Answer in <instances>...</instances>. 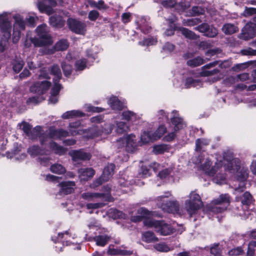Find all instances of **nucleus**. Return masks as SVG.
Masks as SVG:
<instances>
[{
	"instance_id": "obj_1",
	"label": "nucleus",
	"mask_w": 256,
	"mask_h": 256,
	"mask_svg": "<svg viewBox=\"0 0 256 256\" xmlns=\"http://www.w3.org/2000/svg\"><path fill=\"white\" fill-rule=\"evenodd\" d=\"M225 169L230 173L236 172V177L238 180L240 181V184L236 188V192H240L244 190L245 184L248 176V168H242L240 169V161L238 158H233L230 154L224 156L223 162Z\"/></svg>"
},
{
	"instance_id": "obj_2",
	"label": "nucleus",
	"mask_w": 256,
	"mask_h": 256,
	"mask_svg": "<svg viewBox=\"0 0 256 256\" xmlns=\"http://www.w3.org/2000/svg\"><path fill=\"white\" fill-rule=\"evenodd\" d=\"M38 138H40L42 147L33 146L28 148V152L32 157H38V162L41 164L46 166L48 164L50 160L48 157L50 152L44 148L43 147L45 145L46 142L48 140V136H40Z\"/></svg>"
},
{
	"instance_id": "obj_3",
	"label": "nucleus",
	"mask_w": 256,
	"mask_h": 256,
	"mask_svg": "<svg viewBox=\"0 0 256 256\" xmlns=\"http://www.w3.org/2000/svg\"><path fill=\"white\" fill-rule=\"evenodd\" d=\"M172 114L173 116L171 118V122L173 128H169L168 134L164 137L163 140L165 142L172 141L176 137L178 132L186 126L182 118L180 116L176 111H172Z\"/></svg>"
},
{
	"instance_id": "obj_4",
	"label": "nucleus",
	"mask_w": 256,
	"mask_h": 256,
	"mask_svg": "<svg viewBox=\"0 0 256 256\" xmlns=\"http://www.w3.org/2000/svg\"><path fill=\"white\" fill-rule=\"evenodd\" d=\"M36 32L39 38H34L31 42L36 46H42L52 44L51 36L49 34L48 28L45 24H41L36 28Z\"/></svg>"
},
{
	"instance_id": "obj_5",
	"label": "nucleus",
	"mask_w": 256,
	"mask_h": 256,
	"mask_svg": "<svg viewBox=\"0 0 256 256\" xmlns=\"http://www.w3.org/2000/svg\"><path fill=\"white\" fill-rule=\"evenodd\" d=\"M80 122H75L70 123L69 125V132L62 129L57 130H50V138H62L69 136V133L72 136H75L78 134H81L83 132L82 130L79 128ZM49 138V136H48Z\"/></svg>"
},
{
	"instance_id": "obj_6",
	"label": "nucleus",
	"mask_w": 256,
	"mask_h": 256,
	"mask_svg": "<svg viewBox=\"0 0 256 256\" xmlns=\"http://www.w3.org/2000/svg\"><path fill=\"white\" fill-rule=\"evenodd\" d=\"M203 206L201 198L195 191L192 192L189 195V200L185 202V208L188 214L192 216Z\"/></svg>"
},
{
	"instance_id": "obj_7",
	"label": "nucleus",
	"mask_w": 256,
	"mask_h": 256,
	"mask_svg": "<svg viewBox=\"0 0 256 256\" xmlns=\"http://www.w3.org/2000/svg\"><path fill=\"white\" fill-rule=\"evenodd\" d=\"M144 224L148 228H154L156 232L162 235L167 236L173 232L172 226L162 221L148 218L144 220Z\"/></svg>"
},
{
	"instance_id": "obj_8",
	"label": "nucleus",
	"mask_w": 256,
	"mask_h": 256,
	"mask_svg": "<svg viewBox=\"0 0 256 256\" xmlns=\"http://www.w3.org/2000/svg\"><path fill=\"white\" fill-rule=\"evenodd\" d=\"M169 196V193L166 196H160L157 198V204L163 210L168 212L180 214V210L179 204L177 201L168 202L166 198Z\"/></svg>"
},
{
	"instance_id": "obj_9",
	"label": "nucleus",
	"mask_w": 256,
	"mask_h": 256,
	"mask_svg": "<svg viewBox=\"0 0 256 256\" xmlns=\"http://www.w3.org/2000/svg\"><path fill=\"white\" fill-rule=\"evenodd\" d=\"M230 204L229 196L228 194H221L212 202L211 210L215 213L222 212L226 209Z\"/></svg>"
},
{
	"instance_id": "obj_10",
	"label": "nucleus",
	"mask_w": 256,
	"mask_h": 256,
	"mask_svg": "<svg viewBox=\"0 0 256 256\" xmlns=\"http://www.w3.org/2000/svg\"><path fill=\"white\" fill-rule=\"evenodd\" d=\"M134 22L139 28L143 33H148L151 28L150 18L145 16H134Z\"/></svg>"
},
{
	"instance_id": "obj_11",
	"label": "nucleus",
	"mask_w": 256,
	"mask_h": 256,
	"mask_svg": "<svg viewBox=\"0 0 256 256\" xmlns=\"http://www.w3.org/2000/svg\"><path fill=\"white\" fill-rule=\"evenodd\" d=\"M14 18L15 20V23L14 26L13 42L16 43L20 38V31L25 29L26 22L20 15L15 16Z\"/></svg>"
},
{
	"instance_id": "obj_12",
	"label": "nucleus",
	"mask_w": 256,
	"mask_h": 256,
	"mask_svg": "<svg viewBox=\"0 0 256 256\" xmlns=\"http://www.w3.org/2000/svg\"><path fill=\"white\" fill-rule=\"evenodd\" d=\"M67 24L70 30L76 34H84L86 31V24L76 19H68Z\"/></svg>"
},
{
	"instance_id": "obj_13",
	"label": "nucleus",
	"mask_w": 256,
	"mask_h": 256,
	"mask_svg": "<svg viewBox=\"0 0 256 256\" xmlns=\"http://www.w3.org/2000/svg\"><path fill=\"white\" fill-rule=\"evenodd\" d=\"M204 158V156L200 155L198 157V160L194 162L196 164H201L202 168L208 175L212 176L216 173L215 168H212L210 170V167L212 164V162L208 158H206L204 162H203Z\"/></svg>"
},
{
	"instance_id": "obj_14",
	"label": "nucleus",
	"mask_w": 256,
	"mask_h": 256,
	"mask_svg": "<svg viewBox=\"0 0 256 256\" xmlns=\"http://www.w3.org/2000/svg\"><path fill=\"white\" fill-rule=\"evenodd\" d=\"M22 129L24 132L31 138L34 139L39 136H42L41 134V128L40 126H36L31 132L32 126L30 124L26 122H23L21 124Z\"/></svg>"
},
{
	"instance_id": "obj_15",
	"label": "nucleus",
	"mask_w": 256,
	"mask_h": 256,
	"mask_svg": "<svg viewBox=\"0 0 256 256\" xmlns=\"http://www.w3.org/2000/svg\"><path fill=\"white\" fill-rule=\"evenodd\" d=\"M0 27L2 30L6 33V36L10 37L12 30V24L6 13L0 15Z\"/></svg>"
},
{
	"instance_id": "obj_16",
	"label": "nucleus",
	"mask_w": 256,
	"mask_h": 256,
	"mask_svg": "<svg viewBox=\"0 0 256 256\" xmlns=\"http://www.w3.org/2000/svg\"><path fill=\"white\" fill-rule=\"evenodd\" d=\"M56 2L55 0H44L43 2H40L38 4L39 10L42 12H45L50 14L52 12V6H55Z\"/></svg>"
},
{
	"instance_id": "obj_17",
	"label": "nucleus",
	"mask_w": 256,
	"mask_h": 256,
	"mask_svg": "<svg viewBox=\"0 0 256 256\" xmlns=\"http://www.w3.org/2000/svg\"><path fill=\"white\" fill-rule=\"evenodd\" d=\"M50 86V83L47 80L42 81L40 82H38L31 86L30 90L38 94H42L49 88Z\"/></svg>"
},
{
	"instance_id": "obj_18",
	"label": "nucleus",
	"mask_w": 256,
	"mask_h": 256,
	"mask_svg": "<svg viewBox=\"0 0 256 256\" xmlns=\"http://www.w3.org/2000/svg\"><path fill=\"white\" fill-rule=\"evenodd\" d=\"M70 154L72 157V160L74 161L88 160L91 158V155L90 153L84 152L82 150H72L70 152Z\"/></svg>"
},
{
	"instance_id": "obj_19",
	"label": "nucleus",
	"mask_w": 256,
	"mask_h": 256,
	"mask_svg": "<svg viewBox=\"0 0 256 256\" xmlns=\"http://www.w3.org/2000/svg\"><path fill=\"white\" fill-rule=\"evenodd\" d=\"M61 187L60 192L61 194H71L74 190L75 182L72 181H67L60 184Z\"/></svg>"
},
{
	"instance_id": "obj_20",
	"label": "nucleus",
	"mask_w": 256,
	"mask_h": 256,
	"mask_svg": "<svg viewBox=\"0 0 256 256\" xmlns=\"http://www.w3.org/2000/svg\"><path fill=\"white\" fill-rule=\"evenodd\" d=\"M78 174L81 180H87L94 176L95 171L91 168H81L78 170Z\"/></svg>"
},
{
	"instance_id": "obj_21",
	"label": "nucleus",
	"mask_w": 256,
	"mask_h": 256,
	"mask_svg": "<svg viewBox=\"0 0 256 256\" xmlns=\"http://www.w3.org/2000/svg\"><path fill=\"white\" fill-rule=\"evenodd\" d=\"M243 32L247 38H252L256 35V24L254 22H248L244 28Z\"/></svg>"
},
{
	"instance_id": "obj_22",
	"label": "nucleus",
	"mask_w": 256,
	"mask_h": 256,
	"mask_svg": "<svg viewBox=\"0 0 256 256\" xmlns=\"http://www.w3.org/2000/svg\"><path fill=\"white\" fill-rule=\"evenodd\" d=\"M184 88H188L192 87H195L196 88H200L202 86V82L197 78H194L190 77L186 78L184 82Z\"/></svg>"
},
{
	"instance_id": "obj_23",
	"label": "nucleus",
	"mask_w": 256,
	"mask_h": 256,
	"mask_svg": "<svg viewBox=\"0 0 256 256\" xmlns=\"http://www.w3.org/2000/svg\"><path fill=\"white\" fill-rule=\"evenodd\" d=\"M115 166L114 164H109L106 166L103 172L101 177L104 181H108L112 176Z\"/></svg>"
},
{
	"instance_id": "obj_24",
	"label": "nucleus",
	"mask_w": 256,
	"mask_h": 256,
	"mask_svg": "<svg viewBox=\"0 0 256 256\" xmlns=\"http://www.w3.org/2000/svg\"><path fill=\"white\" fill-rule=\"evenodd\" d=\"M81 196L86 200L92 201L96 199L100 198L104 196V194L98 192H86L82 194Z\"/></svg>"
},
{
	"instance_id": "obj_25",
	"label": "nucleus",
	"mask_w": 256,
	"mask_h": 256,
	"mask_svg": "<svg viewBox=\"0 0 256 256\" xmlns=\"http://www.w3.org/2000/svg\"><path fill=\"white\" fill-rule=\"evenodd\" d=\"M84 116V114L80 110H73L68 111L62 116L64 119H68L77 117H82Z\"/></svg>"
},
{
	"instance_id": "obj_26",
	"label": "nucleus",
	"mask_w": 256,
	"mask_h": 256,
	"mask_svg": "<svg viewBox=\"0 0 256 256\" xmlns=\"http://www.w3.org/2000/svg\"><path fill=\"white\" fill-rule=\"evenodd\" d=\"M238 27L233 24L228 23L222 27V31L226 34H232L238 31Z\"/></svg>"
},
{
	"instance_id": "obj_27",
	"label": "nucleus",
	"mask_w": 256,
	"mask_h": 256,
	"mask_svg": "<svg viewBox=\"0 0 256 256\" xmlns=\"http://www.w3.org/2000/svg\"><path fill=\"white\" fill-rule=\"evenodd\" d=\"M50 148L55 154L59 155L64 154L67 150L66 148L58 144L55 142H50Z\"/></svg>"
},
{
	"instance_id": "obj_28",
	"label": "nucleus",
	"mask_w": 256,
	"mask_h": 256,
	"mask_svg": "<svg viewBox=\"0 0 256 256\" xmlns=\"http://www.w3.org/2000/svg\"><path fill=\"white\" fill-rule=\"evenodd\" d=\"M108 104L113 110H120L123 108L122 103L116 97L111 98L108 101Z\"/></svg>"
},
{
	"instance_id": "obj_29",
	"label": "nucleus",
	"mask_w": 256,
	"mask_h": 256,
	"mask_svg": "<svg viewBox=\"0 0 256 256\" xmlns=\"http://www.w3.org/2000/svg\"><path fill=\"white\" fill-rule=\"evenodd\" d=\"M142 239L147 242H153L158 241V238L152 232H146L142 234Z\"/></svg>"
},
{
	"instance_id": "obj_30",
	"label": "nucleus",
	"mask_w": 256,
	"mask_h": 256,
	"mask_svg": "<svg viewBox=\"0 0 256 256\" xmlns=\"http://www.w3.org/2000/svg\"><path fill=\"white\" fill-rule=\"evenodd\" d=\"M110 237L106 235L98 236L94 238V240L98 246H104L109 241Z\"/></svg>"
},
{
	"instance_id": "obj_31",
	"label": "nucleus",
	"mask_w": 256,
	"mask_h": 256,
	"mask_svg": "<svg viewBox=\"0 0 256 256\" xmlns=\"http://www.w3.org/2000/svg\"><path fill=\"white\" fill-rule=\"evenodd\" d=\"M166 132V128L164 126H160L154 132H152L153 138L155 140L160 139Z\"/></svg>"
},
{
	"instance_id": "obj_32",
	"label": "nucleus",
	"mask_w": 256,
	"mask_h": 256,
	"mask_svg": "<svg viewBox=\"0 0 256 256\" xmlns=\"http://www.w3.org/2000/svg\"><path fill=\"white\" fill-rule=\"evenodd\" d=\"M68 43L67 40L62 39L58 42L54 46L56 50H64L68 47Z\"/></svg>"
},
{
	"instance_id": "obj_33",
	"label": "nucleus",
	"mask_w": 256,
	"mask_h": 256,
	"mask_svg": "<svg viewBox=\"0 0 256 256\" xmlns=\"http://www.w3.org/2000/svg\"><path fill=\"white\" fill-rule=\"evenodd\" d=\"M181 33L186 38L192 40H196L198 36L192 31L186 28H180Z\"/></svg>"
},
{
	"instance_id": "obj_34",
	"label": "nucleus",
	"mask_w": 256,
	"mask_h": 256,
	"mask_svg": "<svg viewBox=\"0 0 256 256\" xmlns=\"http://www.w3.org/2000/svg\"><path fill=\"white\" fill-rule=\"evenodd\" d=\"M154 248L158 251L160 252H166L172 250L174 248L170 247L165 243H159L156 244Z\"/></svg>"
},
{
	"instance_id": "obj_35",
	"label": "nucleus",
	"mask_w": 256,
	"mask_h": 256,
	"mask_svg": "<svg viewBox=\"0 0 256 256\" xmlns=\"http://www.w3.org/2000/svg\"><path fill=\"white\" fill-rule=\"evenodd\" d=\"M108 254L110 255H126L127 254V251L120 248H114V246L110 245L109 246Z\"/></svg>"
},
{
	"instance_id": "obj_36",
	"label": "nucleus",
	"mask_w": 256,
	"mask_h": 256,
	"mask_svg": "<svg viewBox=\"0 0 256 256\" xmlns=\"http://www.w3.org/2000/svg\"><path fill=\"white\" fill-rule=\"evenodd\" d=\"M52 172L60 174L66 172V168L60 164H56L52 165L50 168Z\"/></svg>"
},
{
	"instance_id": "obj_37",
	"label": "nucleus",
	"mask_w": 256,
	"mask_h": 256,
	"mask_svg": "<svg viewBox=\"0 0 256 256\" xmlns=\"http://www.w3.org/2000/svg\"><path fill=\"white\" fill-rule=\"evenodd\" d=\"M141 140L143 143L147 144L154 141L152 132H144L141 136Z\"/></svg>"
},
{
	"instance_id": "obj_38",
	"label": "nucleus",
	"mask_w": 256,
	"mask_h": 256,
	"mask_svg": "<svg viewBox=\"0 0 256 256\" xmlns=\"http://www.w3.org/2000/svg\"><path fill=\"white\" fill-rule=\"evenodd\" d=\"M204 64V60L200 57L190 60L187 61V64L192 67H196Z\"/></svg>"
},
{
	"instance_id": "obj_39",
	"label": "nucleus",
	"mask_w": 256,
	"mask_h": 256,
	"mask_svg": "<svg viewBox=\"0 0 256 256\" xmlns=\"http://www.w3.org/2000/svg\"><path fill=\"white\" fill-rule=\"evenodd\" d=\"M24 65V62L21 59L14 60L12 62L13 70L16 72L18 73L21 70Z\"/></svg>"
},
{
	"instance_id": "obj_40",
	"label": "nucleus",
	"mask_w": 256,
	"mask_h": 256,
	"mask_svg": "<svg viewBox=\"0 0 256 256\" xmlns=\"http://www.w3.org/2000/svg\"><path fill=\"white\" fill-rule=\"evenodd\" d=\"M51 72L54 76V80H59L62 78V73L58 66H53L51 68Z\"/></svg>"
},
{
	"instance_id": "obj_41",
	"label": "nucleus",
	"mask_w": 256,
	"mask_h": 256,
	"mask_svg": "<svg viewBox=\"0 0 256 256\" xmlns=\"http://www.w3.org/2000/svg\"><path fill=\"white\" fill-rule=\"evenodd\" d=\"M62 68L66 76H70L72 72V66L70 64H68L66 60L62 62Z\"/></svg>"
},
{
	"instance_id": "obj_42",
	"label": "nucleus",
	"mask_w": 256,
	"mask_h": 256,
	"mask_svg": "<svg viewBox=\"0 0 256 256\" xmlns=\"http://www.w3.org/2000/svg\"><path fill=\"white\" fill-rule=\"evenodd\" d=\"M201 20L198 18H192L188 20H184L182 24L185 26H194L200 23Z\"/></svg>"
},
{
	"instance_id": "obj_43",
	"label": "nucleus",
	"mask_w": 256,
	"mask_h": 256,
	"mask_svg": "<svg viewBox=\"0 0 256 256\" xmlns=\"http://www.w3.org/2000/svg\"><path fill=\"white\" fill-rule=\"evenodd\" d=\"M108 215L114 219L123 218L124 216V214L122 212L113 208H111L109 210Z\"/></svg>"
},
{
	"instance_id": "obj_44",
	"label": "nucleus",
	"mask_w": 256,
	"mask_h": 256,
	"mask_svg": "<svg viewBox=\"0 0 256 256\" xmlns=\"http://www.w3.org/2000/svg\"><path fill=\"white\" fill-rule=\"evenodd\" d=\"M210 143V140L207 139H197L196 141V151L200 150L203 146H206Z\"/></svg>"
},
{
	"instance_id": "obj_45",
	"label": "nucleus",
	"mask_w": 256,
	"mask_h": 256,
	"mask_svg": "<svg viewBox=\"0 0 256 256\" xmlns=\"http://www.w3.org/2000/svg\"><path fill=\"white\" fill-rule=\"evenodd\" d=\"M134 136L133 134H129V152H134L136 150V142L134 140L133 138Z\"/></svg>"
},
{
	"instance_id": "obj_46",
	"label": "nucleus",
	"mask_w": 256,
	"mask_h": 256,
	"mask_svg": "<svg viewBox=\"0 0 256 256\" xmlns=\"http://www.w3.org/2000/svg\"><path fill=\"white\" fill-rule=\"evenodd\" d=\"M252 202V198L248 192H245L242 198V204L249 205Z\"/></svg>"
},
{
	"instance_id": "obj_47",
	"label": "nucleus",
	"mask_w": 256,
	"mask_h": 256,
	"mask_svg": "<svg viewBox=\"0 0 256 256\" xmlns=\"http://www.w3.org/2000/svg\"><path fill=\"white\" fill-rule=\"evenodd\" d=\"M168 150V146L166 144L157 145L154 147V152L156 154H160Z\"/></svg>"
},
{
	"instance_id": "obj_48",
	"label": "nucleus",
	"mask_w": 256,
	"mask_h": 256,
	"mask_svg": "<svg viewBox=\"0 0 256 256\" xmlns=\"http://www.w3.org/2000/svg\"><path fill=\"white\" fill-rule=\"evenodd\" d=\"M157 40L156 38H148L144 39L142 41H140L138 44L140 46H151L156 44Z\"/></svg>"
},
{
	"instance_id": "obj_49",
	"label": "nucleus",
	"mask_w": 256,
	"mask_h": 256,
	"mask_svg": "<svg viewBox=\"0 0 256 256\" xmlns=\"http://www.w3.org/2000/svg\"><path fill=\"white\" fill-rule=\"evenodd\" d=\"M218 34V30L214 27L212 26H208V28L204 34L205 36L210 37L214 38Z\"/></svg>"
},
{
	"instance_id": "obj_50",
	"label": "nucleus",
	"mask_w": 256,
	"mask_h": 256,
	"mask_svg": "<svg viewBox=\"0 0 256 256\" xmlns=\"http://www.w3.org/2000/svg\"><path fill=\"white\" fill-rule=\"evenodd\" d=\"M86 62L84 58L78 60L76 62L75 66L76 70H82L86 67Z\"/></svg>"
},
{
	"instance_id": "obj_51",
	"label": "nucleus",
	"mask_w": 256,
	"mask_h": 256,
	"mask_svg": "<svg viewBox=\"0 0 256 256\" xmlns=\"http://www.w3.org/2000/svg\"><path fill=\"white\" fill-rule=\"evenodd\" d=\"M190 4L188 2H181L176 4V8L179 12H184L189 8Z\"/></svg>"
},
{
	"instance_id": "obj_52",
	"label": "nucleus",
	"mask_w": 256,
	"mask_h": 256,
	"mask_svg": "<svg viewBox=\"0 0 256 256\" xmlns=\"http://www.w3.org/2000/svg\"><path fill=\"white\" fill-rule=\"evenodd\" d=\"M58 80H56L54 81V85L51 90L52 94H55L56 96L58 94L59 92L62 88V86L58 83Z\"/></svg>"
},
{
	"instance_id": "obj_53",
	"label": "nucleus",
	"mask_w": 256,
	"mask_h": 256,
	"mask_svg": "<svg viewBox=\"0 0 256 256\" xmlns=\"http://www.w3.org/2000/svg\"><path fill=\"white\" fill-rule=\"evenodd\" d=\"M128 128L126 122H120L117 123L116 132L119 134H122Z\"/></svg>"
},
{
	"instance_id": "obj_54",
	"label": "nucleus",
	"mask_w": 256,
	"mask_h": 256,
	"mask_svg": "<svg viewBox=\"0 0 256 256\" xmlns=\"http://www.w3.org/2000/svg\"><path fill=\"white\" fill-rule=\"evenodd\" d=\"M104 206L103 202L89 203L86 204V208L88 210H94L101 208Z\"/></svg>"
},
{
	"instance_id": "obj_55",
	"label": "nucleus",
	"mask_w": 256,
	"mask_h": 256,
	"mask_svg": "<svg viewBox=\"0 0 256 256\" xmlns=\"http://www.w3.org/2000/svg\"><path fill=\"white\" fill-rule=\"evenodd\" d=\"M210 252L214 256H221V250L218 244H214L210 248Z\"/></svg>"
},
{
	"instance_id": "obj_56",
	"label": "nucleus",
	"mask_w": 256,
	"mask_h": 256,
	"mask_svg": "<svg viewBox=\"0 0 256 256\" xmlns=\"http://www.w3.org/2000/svg\"><path fill=\"white\" fill-rule=\"evenodd\" d=\"M192 15L194 16L204 14V10L203 8L200 6H194L192 8Z\"/></svg>"
},
{
	"instance_id": "obj_57",
	"label": "nucleus",
	"mask_w": 256,
	"mask_h": 256,
	"mask_svg": "<svg viewBox=\"0 0 256 256\" xmlns=\"http://www.w3.org/2000/svg\"><path fill=\"white\" fill-rule=\"evenodd\" d=\"M172 170L171 168H166L161 170L158 173V176L162 178H166L171 173Z\"/></svg>"
},
{
	"instance_id": "obj_58",
	"label": "nucleus",
	"mask_w": 256,
	"mask_h": 256,
	"mask_svg": "<svg viewBox=\"0 0 256 256\" xmlns=\"http://www.w3.org/2000/svg\"><path fill=\"white\" fill-rule=\"evenodd\" d=\"M150 168H148L146 165H142L141 168V171L140 174L142 178H146L150 176Z\"/></svg>"
},
{
	"instance_id": "obj_59",
	"label": "nucleus",
	"mask_w": 256,
	"mask_h": 256,
	"mask_svg": "<svg viewBox=\"0 0 256 256\" xmlns=\"http://www.w3.org/2000/svg\"><path fill=\"white\" fill-rule=\"evenodd\" d=\"M242 55L246 56H256V50H254L250 48H247L241 50Z\"/></svg>"
},
{
	"instance_id": "obj_60",
	"label": "nucleus",
	"mask_w": 256,
	"mask_h": 256,
	"mask_svg": "<svg viewBox=\"0 0 256 256\" xmlns=\"http://www.w3.org/2000/svg\"><path fill=\"white\" fill-rule=\"evenodd\" d=\"M256 14V8H246L242 13L244 16H249Z\"/></svg>"
},
{
	"instance_id": "obj_61",
	"label": "nucleus",
	"mask_w": 256,
	"mask_h": 256,
	"mask_svg": "<svg viewBox=\"0 0 256 256\" xmlns=\"http://www.w3.org/2000/svg\"><path fill=\"white\" fill-rule=\"evenodd\" d=\"M100 14L96 10H92L89 12L88 18L92 21H95L99 16Z\"/></svg>"
},
{
	"instance_id": "obj_62",
	"label": "nucleus",
	"mask_w": 256,
	"mask_h": 256,
	"mask_svg": "<svg viewBox=\"0 0 256 256\" xmlns=\"http://www.w3.org/2000/svg\"><path fill=\"white\" fill-rule=\"evenodd\" d=\"M208 26L209 25L208 24H202L196 27L194 29L196 30L199 31L200 32H202L206 34L208 30Z\"/></svg>"
},
{
	"instance_id": "obj_63",
	"label": "nucleus",
	"mask_w": 256,
	"mask_h": 256,
	"mask_svg": "<svg viewBox=\"0 0 256 256\" xmlns=\"http://www.w3.org/2000/svg\"><path fill=\"white\" fill-rule=\"evenodd\" d=\"M104 182H106V181H104V180H102V178L100 176L94 180L92 183L90 184V187L92 188H96L101 185Z\"/></svg>"
},
{
	"instance_id": "obj_64",
	"label": "nucleus",
	"mask_w": 256,
	"mask_h": 256,
	"mask_svg": "<svg viewBox=\"0 0 256 256\" xmlns=\"http://www.w3.org/2000/svg\"><path fill=\"white\" fill-rule=\"evenodd\" d=\"M219 72V70L218 69H214L211 70H204L202 72L201 74L202 76H208L217 74Z\"/></svg>"
}]
</instances>
